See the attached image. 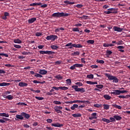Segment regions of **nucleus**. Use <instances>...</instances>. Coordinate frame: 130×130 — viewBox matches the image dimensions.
<instances>
[{"mask_svg": "<svg viewBox=\"0 0 130 130\" xmlns=\"http://www.w3.org/2000/svg\"><path fill=\"white\" fill-rule=\"evenodd\" d=\"M30 114H27L25 112H21L20 115L19 114H16L15 116V120H24V117L26 119H29L30 118Z\"/></svg>", "mask_w": 130, "mask_h": 130, "instance_id": "nucleus-1", "label": "nucleus"}, {"mask_svg": "<svg viewBox=\"0 0 130 130\" xmlns=\"http://www.w3.org/2000/svg\"><path fill=\"white\" fill-rule=\"evenodd\" d=\"M70 14L65 13L63 12H56L54 13L52 15V17H57V18H61L62 17H69Z\"/></svg>", "mask_w": 130, "mask_h": 130, "instance_id": "nucleus-2", "label": "nucleus"}, {"mask_svg": "<svg viewBox=\"0 0 130 130\" xmlns=\"http://www.w3.org/2000/svg\"><path fill=\"white\" fill-rule=\"evenodd\" d=\"M106 77H108V79L110 80L113 81V83H118V79L117 78H116V77L114 76H112L111 75L109 74L106 73L105 74Z\"/></svg>", "mask_w": 130, "mask_h": 130, "instance_id": "nucleus-3", "label": "nucleus"}, {"mask_svg": "<svg viewBox=\"0 0 130 130\" xmlns=\"http://www.w3.org/2000/svg\"><path fill=\"white\" fill-rule=\"evenodd\" d=\"M73 89H74L76 92H81V93H84L85 92V88L78 87V85H73L72 86Z\"/></svg>", "mask_w": 130, "mask_h": 130, "instance_id": "nucleus-4", "label": "nucleus"}, {"mask_svg": "<svg viewBox=\"0 0 130 130\" xmlns=\"http://www.w3.org/2000/svg\"><path fill=\"white\" fill-rule=\"evenodd\" d=\"M58 37L57 36L55 35H50V36H48L46 38V39L49 41L51 40L52 41H55V39H57Z\"/></svg>", "mask_w": 130, "mask_h": 130, "instance_id": "nucleus-5", "label": "nucleus"}, {"mask_svg": "<svg viewBox=\"0 0 130 130\" xmlns=\"http://www.w3.org/2000/svg\"><path fill=\"white\" fill-rule=\"evenodd\" d=\"M83 65L82 64L76 63L71 66L70 69L74 71V70H76V68H83Z\"/></svg>", "mask_w": 130, "mask_h": 130, "instance_id": "nucleus-6", "label": "nucleus"}, {"mask_svg": "<svg viewBox=\"0 0 130 130\" xmlns=\"http://www.w3.org/2000/svg\"><path fill=\"white\" fill-rule=\"evenodd\" d=\"M73 103H83L84 104H88L89 103V101H73Z\"/></svg>", "mask_w": 130, "mask_h": 130, "instance_id": "nucleus-7", "label": "nucleus"}, {"mask_svg": "<svg viewBox=\"0 0 130 130\" xmlns=\"http://www.w3.org/2000/svg\"><path fill=\"white\" fill-rule=\"evenodd\" d=\"M113 29L114 30V31H116L117 32H122L123 28L118 27V26H114Z\"/></svg>", "mask_w": 130, "mask_h": 130, "instance_id": "nucleus-8", "label": "nucleus"}, {"mask_svg": "<svg viewBox=\"0 0 130 130\" xmlns=\"http://www.w3.org/2000/svg\"><path fill=\"white\" fill-rule=\"evenodd\" d=\"M51 125L52 126H55V127H61L63 126V124H60V123H52L51 124Z\"/></svg>", "mask_w": 130, "mask_h": 130, "instance_id": "nucleus-9", "label": "nucleus"}, {"mask_svg": "<svg viewBox=\"0 0 130 130\" xmlns=\"http://www.w3.org/2000/svg\"><path fill=\"white\" fill-rule=\"evenodd\" d=\"M111 95H120L119 90L115 89L111 92Z\"/></svg>", "mask_w": 130, "mask_h": 130, "instance_id": "nucleus-10", "label": "nucleus"}, {"mask_svg": "<svg viewBox=\"0 0 130 130\" xmlns=\"http://www.w3.org/2000/svg\"><path fill=\"white\" fill-rule=\"evenodd\" d=\"M18 86L19 87H27V86H28V83L26 82H21L18 84Z\"/></svg>", "mask_w": 130, "mask_h": 130, "instance_id": "nucleus-11", "label": "nucleus"}, {"mask_svg": "<svg viewBox=\"0 0 130 130\" xmlns=\"http://www.w3.org/2000/svg\"><path fill=\"white\" fill-rule=\"evenodd\" d=\"M2 118L3 119H0L1 123H5V122H6V121H10V119H9V118H5V117H3Z\"/></svg>", "mask_w": 130, "mask_h": 130, "instance_id": "nucleus-12", "label": "nucleus"}, {"mask_svg": "<svg viewBox=\"0 0 130 130\" xmlns=\"http://www.w3.org/2000/svg\"><path fill=\"white\" fill-rule=\"evenodd\" d=\"M103 46L104 47H111L112 46H114V45L112 44H108L107 43H105L103 44Z\"/></svg>", "mask_w": 130, "mask_h": 130, "instance_id": "nucleus-13", "label": "nucleus"}, {"mask_svg": "<svg viewBox=\"0 0 130 130\" xmlns=\"http://www.w3.org/2000/svg\"><path fill=\"white\" fill-rule=\"evenodd\" d=\"M35 21H36V18H31L28 20V24H32V23H34Z\"/></svg>", "mask_w": 130, "mask_h": 130, "instance_id": "nucleus-14", "label": "nucleus"}, {"mask_svg": "<svg viewBox=\"0 0 130 130\" xmlns=\"http://www.w3.org/2000/svg\"><path fill=\"white\" fill-rule=\"evenodd\" d=\"M72 46H73V47H75V48H81V47H83V46L81 45V44H73Z\"/></svg>", "mask_w": 130, "mask_h": 130, "instance_id": "nucleus-15", "label": "nucleus"}, {"mask_svg": "<svg viewBox=\"0 0 130 130\" xmlns=\"http://www.w3.org/2000/svg\"><path fill=\"white\" fill-rule=\"evenodd\" d=\"M107 11H109L112 14H117V11H115V9L114 8H109Z\"/></svg>", "mask_w": 130, "mask_h": 130, "instance_id": "nucleus-16", "label": "nucleus"}, {"mask_svg": "<svg viewBox=\"0 0 130 130\" xmlns=\"http://www.w3.org/2000/svg\"><path fill=\"white\" fill-rule=\"evenodd\" d=\"M39 73L41 75H46V74H47V71L44 70H40Z\"/></svg>", "mask_w": 130, "mask_h": 130, "instance_id": "nucleus-17", "label": "nucleus"}, {"mask_svg": "<svg viewBox=\"0 0 130 130\" xmlns=\"http://www.w3.org/2000/svg\"><path fill=\"white\" fill-rule=\"evenodd\" d=\"M10 85H11L10 83H8L6 82L0 83V87H5V86H10Z\"/></svg>", "mask_w": 130, "mask_h": 130, "instance_id": "nucleus-18", "label": "nucleus"}, {"mask_svg": "<svg viewBox=\"0 0 130 130\" xmlns=\"http://www.w3.org/2000/svg\"><path fill=\"white\" fill-rule=\"evenodd\" d=\"M2 56H5V57H9V55L5 53H0V59H3V58H2Z\"/></svg>", "mask_w": 130, "mask_h": 130, "instance_id": "nucleus-19", "label": "nucleus"}, {"mask_svg": "<svg viewBox=\"0 0 130 130\" xmlns=\"http://www.w3.org/2000/svg\"><path fill=\"white\" fill-rule=\"evenodd\" d=\"M114 118H115V119H116V120H121V119H122V118L121 117H120V116L118 115H114L113 116Z\"/></svg>", "mask_w": 130, "mask_h": 130, "instance_id": "nucleus-20", "label": "nucleus"}, {"mask_svg": "<svg viewBox=\"0 0 130 130\" xmlns=\"http://www.w3.org/2000/svg\"><path fill=\"white\" fill-rule=\"evenodd\" d=\"M42 5V3H32L30 4L29 5L30 7H35V6H41Z\"/></svg>", "mask_w": 130, "mask_h": 130, "instance_id": "nucleus-21", "label": "nucleus"}, {"mask_svg": "<svg viewBox=\"0 0 130 130\" xmlns=\"http://www.w3.org/2000/svg\"><path fill=\"white\" fill-rule=\"evenodd\" d=\"M60 30H61L62 31H64V28L60 27V28H56L55 29L54 32L55 33H57V32H59V31H60Z\"/></svg>", "mask_w": 130, "mask_h": 130, "instance_id": "nucleus-22", "label": "nucleus"}, {"mask_svg": "<svg viewBox=\"0 0 130 130\" xmlns=\"http://www.w3.org/2000/svg\"><path fill=\"white\" fill-rule=\"evenodd\" d=\"M14 43H17L18 44H21L22 43V41L19 39H16L14 40Z\"/></svg>", "mask_w": 130, "mask_h": 130, "instance_id": "nucleus-23", "label": "nucleus"}, {"mask_svg": "<svg viewBox=\"0 0 130 130\" xmlns=\"http://www.w3.org/2000/svg\"><path fill=\"white\" fill-rule=\"evenodd\" d=\"M0 116L4 117H9L10 115L9 114H7L6 113H0Z\"/></svg>", "mask_w": 130, "mask_h": 130, "instance_id": "nucleus-24", "label": "nucleus"}, {"mask_svg": "<svg viewBox=\"0 0 130 130\" xmlns=\"http://www.w3.org/2000/svg\"><path fill=\"white\" fill-rule=\"evenodd\" d=\"M64 4L67 5H75V2H71L69 1H64Z\"/></svg>", "mask_w": 130, "mask_h": 130, "instance_id": "nucleus-25", "label": "nucleus"}, {"mask_svg": "<svg viewBox=\"0 0 130 130\" xmlns=\"http://www.w3.org/2000/svg\"><path fill=\"white\" fill-rule=\"evenodd\" d=\"M72 116H73V117H81L82 116V114L80 113L73 114H72Z\"/></svg>", "mask_w": 130, "mask_h": 130, "instance_id": "nucleus-26", "label": "nucleus"}, {"mask_svg": "<svg viewBox=\"0 0 130 130\" xmlns=\"http://www.w3.org/2000/svg\"><path fill=\"white\" fill-rule=\"evenodd\" d=\"M51 48L52 49H55V50H56L57 49H59V47L54 45H52L51 46Z\"/></svg>", "mask_w": 130, "mask_h": 130, "instance_id": "nucleus-27", "label": "nucleus"}, {"mask_svg": "<svg viewBox=\"0 0 130 130\" xmlns=\"http://www.w3.org/2000/svg\"><path fill=\"white\" fill-rule=\"evenodd\" d=\"M104 98H105L106 100H110V99H111V96H109L108 94H105L104 95Z\"/></svg>", "mask_w": 130, "mask_h": 130, "instance_id": "nucleus-28", "label": "nucleus"}, {"mask_svg": "<svg viewBox=\"0 0 130 130\" xmlns=\"http://www.w3.org/2000/svg\"><path fill=\"white\" fill-rule=\"evenodd\" d=\"M46 54H49V55H53V54H55V52L47 50Z\"/></svg>", "mask_w": 130, "mask_h": 130, "instance_id": "nucleus-29", "label": "nucleus"}, {"mask_svg": "<svg viewBox=\"0 0 130 130\" xmlns=\"http://www.w3.org/2000/svg\"><path fill=\"white\" fill-rule=\"evenodd\" d=\"M33 83L34 84H44V83H45V81L40 82L37 80H34Z\"/></svg>", "mask_w": 130, "mask_h": 130, "instance_id": "nucleus-30", "label": "nucleus"}, {"mask_svg": "<svg viewBox=\"0 0 130 130\" xmlns=\"http://www.w3.org/2000/svg\"><path fill=\"white\" fill-rule=\"evenodd\" d=\"M78 105L77 104H74L71 107V109L72 110H75V108H78Z\"/></svg>", "mask_w": 130, "mask_h": 130, "instance_id": "nucleus-31", "label": "nucleus"}, {"mask_svg": "<svg viewBox=\"0 0 130 130\" xmlns=\"http://www.w3.org/2000/svg\"><path fill=\"white\" fill-rule=\"evenodd\" d=\"M55 79L57 80H62L63 78L62 76H60V75H57L55 77Z\"/></svg>", "mask_w": 130, "mask_h": 130, "instance_id": "nucleus-32", "label": "nucleus"}, {"mask_svg": "<svg viewBox=\"0 0 130 130\" xmlns=\"http://www.w3.org/2000/svg\"><path fill=\"white\" fill-rule=\"evenodd\" d=\"M102 120L103 121H104L105 122H107V123H109L110 122V120H109L108 119H106L105 118H103L102 119Z\"/></svg>", "mask_w": 130, "mask_h": 130, "instance_id": "nucleus-33", "label": "nucleus"}, {"mask_svg": "<svg viewBox=\"0 0 130 130\" xmlns=\"http://www.w3.org/2000/svg\"><path fill=\"white\" fill-rule=\"evenodd\" d=\"M112 106H113V107H114L115 108H117L118 109H121V106L117 105L116 104L112 105Z\"/></svg>", "mask_w": 130, "mask_h": 130, "instance_id": "nucleus-34", "label": "nucleus"}, {"mask_svg": "<svg viewBox=\"0 0 130 130\" xmlns=\"http://www.w3.org/2000/svg\"><path fill=\"white\" fill-rule=\"evenodd\" d=\"M104 109H105L106 110H108L109 109V105H106V104H104Z\"/></svg>", "mask_w": 130, "mask_h": 130, "instance_id": "nucleus-35", "label": "nucleus"}, {"mask_svg": "<svg viewBox=\"0 0 130 130\" xmlns=\"http://www.w3.org/2000/svg\"><path fill=\"white\" fill-rule=\"evenodd\" d=\"M95 41L94 40H89L87 41V43L88 44H94Z\"/></svg>", "mask_w": 130, "mask_h": 130, "instance_id": "nucleus-36", "label": "nucleus"}, {"mask_svg": "<svg viewBox=\"0 0 130 130\" xmlns=\"http://www.w3.org/2000/svg\"><path fill=\"white\" fill-rule=\"evenodd\" d=\"M54 109L57 110H61V109H62V107L56 106L54 107Z\"/></svg>", "mask_w": 130, "mask_h": 130, "instance_id": "nucleus-37", "label": "nucleus"}, {"mask_svg": "<svg viewBox=\"0 0 130 130\" xmlns=\"http://www.w3.org/2000/svg\"><path fill=\"white\" fill-rule=\"evenodd\" d=\"M86 78H88V79H94V75L93 74L87 75Z\"/></svg>", "mask_w": 130, "mask_h": 130, "instance_id": "nucleus-38", "label": "nucleus"}, {"mask_svg": "<svg viewBox=\"0 0 130 130\" xmlns=\"http://www.w3.org/2000/svg\"><path fill=\"white\" fill-rule=\"evenodd\" d=\"M7 99L8 100H13V99H14V96L12 95H7Z\"/></svg>", "mask_w": 130, "mask_h": 130, "instance_id": "nucleus-39", "label": "nucleus"}, {"mask_svg": "<svg viewBox=\"0 0 130 130\" xmlns=\"http://www.w3.org/2000/svg\"><path fill=\"white\" fill-rule=\"evenodd\" d=\"M17 105H20L21 106H27V104L25 103H18L17 104Z\"/></svg>", "mask_w": 130, "mask_h": 130, "instance_id": "nucleus-40", "label": "nucleus"}, {"mask_svg": "<svg viewBox=\"0 0 130 130\" xmlns=\"http://www.w3.org/2000/svg\"><path fill=\"white\" fill-rule=\"evenodd\" d=\"M73 32H80V29L78 27H74L72 29Z\"/></svg>", "mask_w": 130, "mask_h": 130, "instance_id": "nucleus-41", "label": "nucleus"}, {"mask_svg": "<svg viewBox=\"0 0 130 130\" xmlns=\"http://www.w3.org/2000/svg\"><path fill=\"white\" fill-rule=\"evenodd\" d=\"M53 103H54V104H56V105H60V104H61V102L57 101H54Z\"/></svg>", "mask_w": 130, "mask_h": 130, "instance_id": "nucleus-42", "label": "nucleus"}, {"mask_svg": "<svg viewBox=\"0 0 130 130\" xmlns=\"http://www.w3.org/2000/svg\"><path fill=\"white\" fill-rule=\"evenodd\" d=\"M59 88H60V90H66L69 89L68 87H66V86H60Z\"/></svg>", "mask_w": 130, "mask_h": 130, "instance_id": "nucleus-43", "label": "nucleus"}, {"mask_svg": "<svg viewBox=\"0 0 130 130\" xmlns=\"http://www.w3.org/2000/svg\"><path fill=\"white\" fill-rule=\"evenodd\" d=\"M95 87H96V88H98V89H103L104 86H103V85L102 84H99V85H95Z\"/></svg>", "mask_w": 130, "mask_h": 130, "instance_id": "nucleus-44", "label": "nucleus"}, {"mask_svg": "<svg viewBox=\"0 0 130 130\" xmlns=\"http://www.w3.org/2000/svg\"><path fill=\"white\" fill-rule=\"evenodd\" d=\"M94 107H96V108H99L100 107H101L102 106V104H95L93 105Z\"/></svg>", "mask_w": 130, "mask_h": 130, "instance_id": "nucleus-45", "label": "nucleus"}, {"mask_svg": "<svg viewBox=\"0 0 130 130\" xmlns=\"http://www.w3.org/2000/svg\"><path fill=\"white\" fill-rule=\"evenodd\" d=\"M35 77H36V78H42V75L38 74V73H35Z\"/></svg>", "mask_w": 130, "mask_h": 130, "instance_id": "nucleus-46", "label": "nucleus"}, {"mask_svg": "<svg viewBox=\"0 0 130 130\" xmlns=\"http://www.w3.org/2000/svg\"><path fill=\"white\" fill-rule=\"evenodd\" d=\"M66 82L68 85H72V80L71 79H68L66 80Z\"/></svg>", "mask_w": 130, "mask_h": 130, "instance_id": "nucleus-47", "label": "nucleus"}, {"mask_svg": "<svg viewBox=\"0 0 130 130\" xmlns=\"http://www.w3.org/2000/svg\"><path fill=\"white\" fill-rule=\"evenodd\" d=\"M91 116L93 117H95V118H94V119H96V118H97V113H92L91 114Z\"/></svg>", "mask_w": 130, "mask_h": 130, "instance_id": "nucleus-48", "label": "nucleus"}, {"mask_svg": "<svg viewBox=\"0 0 130 130\" xmlns=\"http://www.w3.org/2000/svg\"><path fill=\"white\" fill-rule=\"evenodd\" d=\"M117 45H122L123 44V42L122 41H119L118 42L116 43Z\"/></svg>", "mask_w": 130, "mask_h": 130, "instance_id": "nucleus-49", "label": "nucleus"}, {"mask_svg": "<svg viewBox=\"0 0 130 130\" xmlns=\"http://www.w3.org/2000/svg\"><path fill=\"white\" fill-rule=\"evenodd\" d=\"M96 62H98V63L103 64V63H104V60L98 59V60H96Z\"/></svg>", "mask_w": 130, "mask_h": 130, "instance_id": "nucleus-50", "label": "nucleus"}, {"mask_svg": "<svg viewBox=\"0 0 130 130\" xmlns=\"http://www.w3.org/2000/svg\"><path fill=\"white\" fill-rule=\"evenodd\" d=\"M35 98L37 100H44V98H43V97L35 96Z\"/></svg>", "mask_w": 130, "mask_h": 130, "instance_id": "nucleus-51", "label": "nucleus"}, {"mask_svg": "<svg viewBox=\"0 0 130 130\" xmlns=\"http://www.w3.org/2000/svg\"><path fill=\"white\" fill-rule=\"evenodd\" d=\"M36 36L37 37H39V36H42V33L37 32L36 33Z\"/></svg>", "mask_w": 130, "mask_h": 130, "instance_id": "nucleus-52", "label": "nucleus"}, {"mask_svg": "<svg viewBox=\"0 0 130 130\" xmlns=\"http://www.w3.org/2000/svg\"><path fill=\"white\" fill-rule=\"evenodd\" d=\"M106 53L107 55H111V54H112V51L110 50H107Z\"/></svg>", "mask_w": 130, "mask_h": 130, "instance_id": "nucleus-53", "label": "nucleus"}, {"mask_svg": "<svg viewBox=\"0 0 130 130\" xmlns=\"http://www.w3.org/2000/svg\"><path fill=\"white\" fill-rule=\"evenodd\" d=\"M30 91H31V92H35V93H40V90L38 89L35 90L33 89H31Z\"/></svg>", "mask_w": 130, "mask_h": 130, "instance_id": "nucleus-54", "label": "nucleus"}, {"mask_svg": "<svg viewBox=\"0 0 130 130\" xmlns=\"http://www.w3.org/2000/svg\"><path fill=\"white\" fill-rule=\"evenodd\" d=\"M114 121H115V118L114 117L110 118V122H114Z\"/></svg>", "mask_w": 130, "mask_h": 130, "instance_id": "nucleus-55", "label": "nucleus"}, {"mask_svg": "<svg viewBox=\"0 0 130 130\" xmlns=\"http://www.w3.org/2000/svg\"><path fill=\"white\" fill-rule=\"evenodd\" d=\"M75 85H78L79 87H82V86H83V83L82 82H76Z\"/></svg>", "mask_w": 130, "mask_h": 130, "instance_id": "nucleus-56", "label": "nucleus"}, {"mask_svg": "<svg viewBox=\"0 0 130 130\" xmlns=\"http://www.w3.org/2000/svg\"><path fill=\"white\" fill-rule=\"evenodd\" d=\"M119 91L120 95V94H123V93H127V91H126V90H119Z\"/></svg>", "mask_w": 130, "mask_h": 130, "instance_id": "nucleus-57", "label": "nucleus"}, {"mask_svg": "<svg viewBox=\"0 0 130 130\" xmlns=\"http://www.w3.org/2000/svg\"><path fill=\"white\" fill-rule=\"evenodd\" d=\"M73 55H80V52L79 51H76L74 52L73 54Z\"/></svg>", "mask_w": 130, "mask_h": 130, "instance_id": "nucleus-58", "label": "nucleus"}, {"mask_svg": "<svg viewBox=\"0 0 130 130\" xmlns=\"http://www.w3.org/2000/svg\"><path fill=\"white\" fill-rule=\"evenodd\" d=\"M30 52H23L21 53V54H22V55H28L29 54H30Z\"/></svg>", "mask_w": 130, "mask_h": 130, "instance_id": "nucleus-59", "label": "nucleus"}, {"mask_svg": "<svg viewBox=\"0 0 130 130\" xmlns=\"http://www.w3.org/2000/svg\"><path fill=\"white\" fill-rule=\"evenodd\" d=\"M14 47H15V48L20 49L21 48V46L19 45H14Z\"/></svg>", "mask_w": 130, "mask_h": 130, "instance_id": "nucleus-60", "label": "nucleus"}, {"mask_svg": "<svg viewBox=\"0 0 130 130\" xmlns=\"http://www.w3.org/2000/svg\"><path fill=\"white\" fill-rule=\"evenodd\" d=\"M40 54H46L47 51H40Z\"/></svg>", "mask_w": 130, "mask_h": 130, "instance_id": "nucleus-61", "label": "nucleus"}, {"mask_svg": "<svg viewBox=\"0 0 130 130\" xmlns=\"http://www.w3.org/2000/svg\"><path fill=\"white\" fill-rule=\"evenodd\" d=\"M86 84H88L89 85H93V82L91 81H86Z\"/></svg>", "mask_w": 130, "mask_h": 130, "instance_id": "nucleus-62", "label": "nucleus"}, {"mask_svg": "<svg viewBox=\"0 0 130 130\" xmlns=\"http://www.w3.org/2000/svg\"><path fill=\"white\" fill-rule=\"evenodd\" d=\"M108 8H109V6H108L107 5H105L103 7V9H104L105 10H106V9H108Z\"/></svg>", "mask_w": 130, "mask_h": 130, "instance_id": "nucleus-63", "label": "nucleus"}, {"mask_svg": "<svg viewBox=\"0 0 130 130\" xmlns=\"http://www.w3.org/2000/svg\"><path fill=\"white\" fill-rule=\"evenodd\" d=\"M55 111H56V112L57 113H60V114H61V113H62V111H61L60 110H54Z\"/></svg>", "mask_w": 130, "mask_h": 130, "instance_id": "nucleus-64", "label": "nucleus"}]
</instances>
